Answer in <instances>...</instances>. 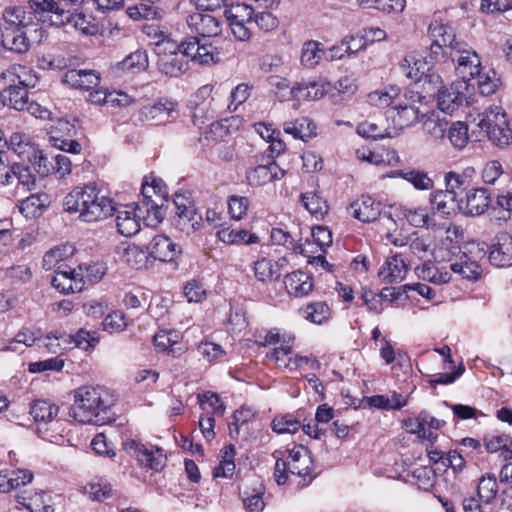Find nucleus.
Returning a JSON list of instances; mask_svg holds the SVG:
<instances>
[{
	"instance_id": "1",
	"label": "nucleus",
	"mask_w": 512,
	"mask_h": 512,
	"mask_svg": "<svg viewBox=\"0 0 512 512\" xmlns=\"http://www.w3.org/2000/svg\"><path fill=\"white\" fill-rule=\"evenodd\" d=\"M66 212L79 213V219L87 222H98L114 214L116 204L95 182L75 187L63 201Z\"/></svg>"
},
{
	"instance_id": "2",
	"label": "nucleus",
	"mask_w": 512,
	"mask_h": 512,
	"mask_svg": "<svg viewBox=\"0 0 512 512\" xmlns=\"http://www.w3.org/2000/svg\"><path fill=\"white\" fill-rule=\"evenodd\" d=\"M115 400L101 387L82 386L75 390L74 404L68 414L83 424L105 425L115 421Z\"/></svg>"
},
{
	"instance_id": "3",
	"label": "nucleus",
	"mask_w": 512,
	"mask_h": 512,
	"mask_svg": "<svg viewBox=\"0 0 512 512\" xmlns=\"http://www.w3.org/2000/svg\"><path fill=\"white\" fill-rule=\"evenodd\" d=\"M26 67L11 65L0 73V79L7 85L0 91L3 106L24 111L29 100V83L25 79Z\"/></svg>"
},
{
	"instance_id": "4",
	"label": "nucleus",
	"mask_w": 512,
	"mask_h": 512,
	"mask_svg": "<svg viewBox=\"0 0 512 512\" xmlns=\"http://www.w3.org/2000/svg\"><path fill=\"white\" fill-rule=\"evenodd\" d=\"M428 34L432 39L429 47V64L440 61L442 58H452L455 52H463L465 42L457 38L455 29L451 25L443 24L437 20L430 23Z\"/></svg>"
},
{
	"instance_id": "5",
	"label": "nucleus",
	"mask_w": 512,
	"mask_h": 512,
	"mask_svg": "<svg viewBox=\"0 0 512 512\" xmlns=\"http://www.w3.org/2000/svg\"><path fill=\"white\" fill-rule=\"evenodd\" d=\"M63 253L60 248H54L46 252L43 257V265L50 269L57 264L51 285L62 294L81 292L84 289L82 279L77 275V269L63 262Z\"/></svg>"
},
{
	"instance_id": "6",
	"label": "nucleus",
	"mask_w": 512,
	"mask_h": 512,
	"mask_svg": "<svg viewBox=\"0 0 512 512\" xmlns=\"http://www.w3.org/2000/svg\"><path fill=\"white\" fill-rule=\"evenodd\" d=\"M479 127L496 146L504 148L512 144V123L502 107L487 108L480 119Z\"/></svg>"
},
{
	"instance_id": "7",
	"label": "nucleus",
	"mask_w": 512,
	"mask_h": 512,
	"mask_svg": "<svg viewBox=\"0 0 512 512\" xmlns=\"http://www.w3.org/2000/svg\"><path fill=\"white\" fill-rule=\"evenodd\" d=\"M161 188L156 182L152 185L142 186V202L136 204L141 219L149 227L158 226L165 217L164 202H167L165 195H160Z\"/></svg>"
},
{
	"instance_id": "8",
	"label": "nucleus",
	"mask_w": 512,
	"mask_h": 512,
	"mask_svg": "<svg viewBox=\"0 0 512 512\" xmlns=\"http://www.w3.org/2000/svg\"><path fill=\"white\" fill-rule=\"evenodd\" d=\"M28 15L35 19L38 25L48 23L50 26H61L70 21V10L54 0H29Z\"/></svg>"
},
{
	"instance_id": "9",
	"label": "nucleus",
	"mask_w": 512,
	"mask_h": 512,
	"mask_svg": "<svg viewBox=\"0 0 512 512\" xmlns=\"http://www.w3.org/2000/svg\"><path fill=\"white\" fill-rule=\"evenodd\" d=\"M254 9L248 5H236L224 10V17L236 40L249 41L252 36Z\"/></svg>"
},
{
	"instance_id": "10",
	"label": "nucleus",
	"mask_w": 512,
	"mask_h": 512,
	"mask_svg": "<svg viewBox=\"0 0 512 512\" xmlns=\"http://www.w3.org/2000/svg\"><path fill=\"white\" fill-rule=\"evenodd\" d=\"M288 470L291 474L302 479V486H307L316 477L311 452L303 445H296L286 458Z\"/></svg>"
},
{
	"instance_id": "11",
	"label": "nucleus",
	"mask_w": 512,
	"mask_h": 512,
	"mask_svg": "<svg viewBox=\"0 0 512 512\" xmlns=\"http://www.w3.org/2000/svg\"><path fill=\"white\" fill-rule=\"evenodd\" d=\"M123 449L132 457H135L138 463L154 471H160L166 464L167 458L161 448L155 450L147 448L144 444L134 439H127L123 442Z\"/></svg>"
},
{
	"instance_id": "12",
	"label": "nucleus",
	"mask_w": 512,
	"mask_h": 512,
	"mask_svg": "<svg viewBox=\"0 0 512 512\" xmlns=\"http://www.w3.org/2000/svg\"><path fill=\"white\" fill-rule=\"evenodd\" d=\"M3 28L9 30H18L26 28L31 33L38 34L34 39L39 42L42 41L45 30L41 25L34 23L32 17L28 15V12L20 6L6 7L3 11Z\"/></svg>"
},
{
	"instance_id": "13",
	"label": "nucleus",
	"mask_w": 512,
	"mask_h": 512,
	"mask_svg": "<svg viewBox=\"0 0 512 512\" xmlns=\"http://www.w3.org/2000/svg\"><path fill=\"white\" fill-rule=\"evenodd\" d=\"M470 84L465 81H455L449 87L443 86L437 95L438 108L446 114H453L468 99L463 93Z\"/></svg>"
},
{
	"instance_id": "14",
	"label": "nucleus",
	"mask_w": 512,
	"mask_h": 512,
	"mask_svg": "<svg viewBox=\"0 0 512 512\" xmlns=\"http://www.w3.org/2000/svg\"><path fill=\"white\" fill-rule=\"evenodd\" d=\"M284 175L285 171L280 168L275 160H267L265 163L261 162L255 167L247 169L245 178L250 186L260 187L279 180Z\"/></svg>"
},
{
	"instance_id": "15",
	"label": "nucleus",
	"mask_w": 512,
	"mask_h": 512,
	"mask_svg": "<svg viewBox=\"0 0 512 512\" xmlns=\"http://www.w3.org/2000/svg\"><path fill=\"white\" fill-rule=\"evenodd\" d=\"M461 212L467 216H480L484 214L491 204V193L485 187H473L469 189L464 198L460 199Z\"/></svg>"
},
{
	"instance_id": "16",
	"label": "nucleus",
	"mask_w": 512,
	"mask_h": 512,
	"mask_svg": "<svg viewBox=\"0 0 512 512\" xmlns=\"http://www.w3.org/2000/svg\"><path fill=\"white\" fill-rule=\"evenodd\" d=\"M147 253L154 260L174 262L182 254V248L170 237L164 234H158L149 242Z\"/></svg>"
},
{
	"instance_id": "17",
	"label": "nucleus",
	"mask_w": 512,
	"mask_h": 512,
	"mask_svg": "<svg viewBox=\"0 0 512 512\" xmlns=\"http://www.w3.org/2000/svg\"><path fill=\"white\" fill-rule=\"evenodd\" d=\"M187 22L199 36L209 39L219 36L222 33V27L225 23L221 16L202 13L200 11L189 15Z\"/></svg>"
},
{
	"instance_id": "18",
	"label": "nucleus",
	"mask_w": 512,
	"mask_h": 512,
	"mask_svg": "<svg viewBox=\"0 0 512 512\" xmlns=\"http://www.w3.org/2000/svg\"><path fill=\"white\" fill-rule=\"evenodd\" d=\"M453 63H456V71L462 77L461 81L469 83L470 80L475 79L476 75L483 70L480 58L475 51H472L468 44L465 42V49L463 52H455L451 58Z\"/></svg>"
},
{
	"instance_id": "19",
	"label": "nucleus",
	"mask_w": 512,
	"mask_h": 512,
	"mask_svg": "<svg viewBox=\"0 0 512 512\" xmlns=\"http://www.w3.org/2000/svg\"><path fill=\"white\" fill-rule=\"evenodd\" d=\"M488 259L491 265L503 268L512 266V236L507 232L496 235L489 246Z\"/></svg>"
},
{
	"instance_id": "20",
	"label": "nucleus",
	"mask_w": 512,
	"mask_h": 512,
	"mask_svg": "<svg viewBox=\"0 0 512 512\" xmlns=\"http://www.w3.org/2000/svg\"><path fill=\"white\" fill-rule=\"evenodd\" d=\"M330 86V83L321 79H302L290 87V95L292 99L297 101H315L321 99L329 91Z\"/></svg>"
},
{
	"instance_id": "21",
	"label": "nucleus",
	"mask_w": 512,
	"mask_h": 512,
	"mask_svg": "<svg viewBox=\"0 0 512 512\" xmlns=\"http://www.w3.org/2000/svg\"><path fill=\"white\" fill-rule=\"evenodd\" d=\"M38 34L31 33L26 28L18 30H1V44L4 49L23 54L26 53L30 48V42L35 41V37ZM36 42H39L36 40Z\"/></svg>"
},
{
	"instance_id": "22",
	"label": "nucleus",
	"mask_w": 512,
	"mask_h": 512,
	"mask_svg": "<svg viewBox=\"0 0 512 512\" xmlns=\"http://www.w3.org/2000/svg\"><path fill=\"white\" fill-rule=\"evenodd\" d=\"M176 107V102L167 98H160L154 104L146 105L140 109L139 120H158L159 123L169 121L170 118H175L173 113H177Z\"/></svg>"
},
{
	"instance_id": "23",
	"label": "nucleus",
	"mask_w": 512,
	"mask_h": 512,
	"mask_svg": "<svg viewBox=\"0 0 512 512\" xmlns=\"http://www.w3.org/2000/svg\"><path fill=\"white\" fill-rule=\"evenodd\" d=\"M408 269L402 255L396 253L385 260L378 276L386 284L398 283L405 279Z\"/></svg>"
},
{
	"instance_id": "24",
	"label": "nucleus",
	"mask_w": 512,
	"mask_h": 512,
	"mask_svg": "<svg viewBox=\"0 0 512 512\" xmlns=\"http://www.w3.org/2000/svg\"><path fill=\"white\" fill-rule=\"evenodd\" d=\"M64 84L74 89L90 90L100 83V74L92 69H70L63 75Z\"/></svg>"
},
{
	"instance_id": "25",
	"label": "nucleus",
	"mask_w": 512,
	"mask_h": 512,
	"mask_svg": "<svg viewBox=\"0 0 512 512\" xmlns=\"http://www.w3.org/2000/svg\"><path fill=\"white\" fill-rule=\"evenodd\" d=\"M116 211V226L121 235L131 237L139 232L141 217L136 205H125L122 210Z\"/></svg>"
},
{
	"instance_id": "26",
	"label": "nucleus",
	"mask_w": 512,
	"mask_h": 512,
	"mask_svg": "<svg viewBox=\"0 0 512 512\" xmlns=\"http://www.w3.org/2000/svg\"><path fill=\"white\" fill-rule=\"evenodd\" d=\"M284 284L287 292L295 297L307 296L314 286L312 275L301 270L285 275Z\"/></svg>"
},
{
	"instance_id": "27",
	"label": "nucleus",
	"mask_w": 512,
	"mask_h": 512,
	"mask_svg": "<svg viewBox=\"0 0 512 512\" xmlns=\"http://www.w3.org/2000/svg\"><path fill=\"white\" fill-rule=\"evenodd\" d=\"M429 200L432 209L445 216L455 214L463 207V204H460V199L447 189L432 192Z\"/></svg>"
},
{
	"instance_id": "28",
	"label": "nucleus",
	"mask_w": 512,
	"mask_h": 512,
	"mask_svg": "<svg viewBox=\"0 0 512 512\" xmlns=\"http://www.w3.org/2000/svg\"><path fill=\"white\" fill-rule=\"evenodd\" d=\"M353 215L363 223L374 222L381 214V203L369 195H362L361 198L351 204Z\"/></svg>"
},
{
	"instance_id": "29",
	"label": "nucleus",
	"mask_w": 512,
	"mask_h": 512,
	"mask_svg": "<svg viewBox=\"0 0 512 512\" xmlns=\"http://www.w3.org/2000/svg\"><path fill=\"white\" fill-rule=\"evenodd\" d=\"M181 335L174 329L159 330L153 337V344L160 352H165L167 355L174 358L179 357L183 353L181 347H176L179 344Z\"/></svg>"
},
{
	"instance_id": "30",
	"label": "nucleus",
	"mask_w": 512,
	"mask_h": 512,
	"mask_svg": "<svg viewBox=\"0 0 512 512\" xmlns=\"http://www.w3.org/2000/svg\"><path fill=\"white\" fill-rule=\"evenodd\" d=\"M47 338H54L57 341H62L64 344L74 343L76 347L85 351L93 348L98 343V338L92 336L90 332L80 329L74 335L67 334L62 330H54L47 334Z\"/></svg>"
},
{
	"instance_id": "31",
	"label": "nucleus",
	"mask_w": 512,
	"mask_h": 512,
	"mask_svg": "<svg viewBox=\"0 0 512 512\" xmlns=\"http://www.w3.org/2000/svg\"><path fill=\"white\" fill-rule=\"evenodd\" d=\"M219 241L227 245H251L260 242L257 234L249 232L246 229H234L225 227L216 232Z\"/></svg>"
},
{
	"instance_id": "32",
	"label": "nucleus",
	"mask_w": 512,
	"mask_h": 512,
	"mask_svg": "<svg viewBox=\"0 0 512 512\" xmlns=\"http://www.w3.org/2000/svg\"><path fill=\"white\" fill-rule=\"evenodd\" d=\"M475 173L474 168L468 167L462 173L450 171L445 175L446 189L457 198L472 187V176Z\"/></svg>"
},
{
	"instance_id": "33",
	"label": "nucleus",
	"mask_w": 512,
	"mask_h": 512,
	"mask_svg": "<svg viewBox=\"0 0 512 512\" xmlns=\"http://www.w3.org/2000/svg\"><path fill=\"white\" fill-rule=\"evenodd\" d=\"M300 202L316 220H323L329 212L327 200L323 198L318 191L301 193Z\"/></svg>"
},
{
	"instance_id": "34",
	"label": "nucleus",
	"mask_w": 512,
	"mask_h": 512,
	"mask_svg": "<svg viewBox=\"0 0 512 512\" xmlns=\"http://www.w3.org/2000/svg\"><path fill=\"white\" fill-rule=\"evenodd\" d=\"M316 128V124L308 117H300L293 121H286L283 124L285 133L304 142L316 136Z\"/></svg>"
},
{
	"instance_id": "35",
	"label": "nucleus",
	"mask_w": 512,
	"mask_h": 512,
	"mask_svg": "<svg viewBox=\"0 0 512 512\" xmlns=\"http://www.w3.org/2000/svg\"><path fill=\"white\" fill-rule=\"evenodd\" d=\"M365 49V40L358 36L350 35L344 37L340 44L329 49V59H342L345 55L355 56L359 51Z\"/></svg>"
},
{
	"instance_id": "36",
	"label": "nucleus",
	"mask_w": 512,
	"mask_h": 512,
	"mask_svg": "<svg viewBox=\"0 0 512 512\" xmlns=\"http://www.w3.org/2000/svg\"><path fill=\"white\" fill-rule=\"evenodd\" d=\"M484 448L488 453L499 452L504 460L512 459V438L508 434L485 436Z\"/></svg>"
},
{
	"instance_id": "37",
	"label": "nucleus",
	"mask_w": 512,
	"mask_h": 512,
	"mask_svg": "<svg viewBox=\"0 0 512 512\" xmlns=\"http://www.w3.org/2000/svg\"><path fill=\"white\" fill-rule=\"evenodd\" d=\"M283 265L279 262H272L267 258H261L254 263V274L258 281L274 282L281 277V269Z\"/></svg>"
},
{
	"instance_id": "38",
	"label": "nucleus",
	"mask_w": 512,
	"mask_h": 512,
	"mask_svg": "<svg viewBox=\"0 0 512 512\" xmlns=\"http://www.w3.org/2000/svg\"><path fill=\"white\" fill-rule=\"evenodd\" d=\"M60 408L47 401V400H35L30 404V414L36 422H43L48 424L55 420L59 413Z\"/></svg>"
},
{
	"instance_id": "39",
	"label": "nucleus",
	"mask_w": 512,
	"mask_h": 512,
	"mask_svg": "<svg viewBox=\"0 0 512 512\" xmlns=\"http://www.w3.org/2000/svg\"><path fill=\"white\" fill-rule=\"evenodd\" d=\"M157 65L162 74L171 77H178L188 69V62L179 57V54L161 56Z\"/></svg>"
},
{
	"instance_id": "40",
	"label": "nucleus",
	"mask_w": 512,
	"mask_h": 512,
	"mask_svg": "<svg viewBox=\"0 0 512 512\" xmlns=\"http://www.w3.org/2000/svg\"><path fill=\"white\" fill-rule=\"evenodd\" d=\"M325 55L323 44L315 41L308 40L303 43L301 50V64L307 68H314L317 66Z\"/></svg>"
},
{
	"instance_id": "41",
	"label": "nucleus",
	"mask_w": 512,
	"mask_h": 512,
	"mask_svg": "<svg viewBox=\"0 0 512 512\" xmlns=\"http://www.w3.org/2000/svg\"><path fill=\"white\" fill-rule=\"evenodd\" d=\"M148 55L144 50H137L117 64V68L126 73H139L148 68Z\"/></svg>"
},
{
	"instance_id": "42",
	"label": "nucleus",
	"mask_w": 512,
	"mask_h": 512,
	"mask_svg": "<svg viewBox=\"0 0 512 512\" xmlns=\"http://www.w3.org/2000/svg\"><path fill=\"white\" fill-rule=\"evenodd\" d=\"M48 199L49 197L46 193L31 194L21 201L19 209L26 217H35L41 214L42 210L47 207Z\"/></svg>"
},
{
	"instance_id": "43",
	"label": "nucleus",
	"mask_w": 512,
	"mask_h": 512,
	"mask_svg": "<svg viewBox=\"0 0 512 512\" xmlns=\"http://www.w3.org/2000/svg\"><path fill=\"white\" fill-rule=\"evenodd\" d=\"M171 223L178 231L190 235L200 229L202 225V215L199 213L174 215Z\"/></svg>"
},
{
	"instance_id": "44",
	"label": "nucleus",
	"mask_w": 512,
	"mask_h": 512,
	"mask_svg": "<svg viewBox=\"0 0 512 512\" xmlns=\"http://www.w3.org/2000/svg\"><path fill=\"white\" fill-rule=\"evenodd\" d=\"M395 174L407 182L411 183L417 190H430L433 188L434 182L428 174L421 170H397Z\"/></svg>"
},
{
	"instance_id": "45",
	"label": "nucleus",
	"mask_w": 512,
	"mask_h": 512,
	"mask_svg": "<svg viewBox=\"0 0 512 512\" xmlns=\"http://www.w3.org/2000/svg\"><path fill=\"white\" fill-rule=\"evenodd\" d=\"M450 268L454 273H458L468 280H477L481 275L480 265L476 261H472L466 253L460 257L459 262L452 263Z\"/></svg>"
},
{
	"instance_id": "46",
	"label": "nucleus",
	"mask_w": 512,
	"mask_h": 512,
	"mask_svg": "<svg viewBox=\"0 0 512 512\" xmlns=\"http://www.w3.org/2000/svg\"><path fill=\"white\" fill-rule=\"evenodd\" d=\"M85 493L94 501H104L114 496L112 485L105 479L99 478L84 487Z\"/></svg>"
},
{
	"instance_id": "47",
	"label": "nucleus",
	"mask_w": 512,
	"mask_h": 512,
	"mask_svg": "<svg viewBox=\"0 0 512 512\" xmlns=\"http://www.w3.org/2000/svg\"><path fill=\"white\" fill-rule=\"evenodd\" d=\"M263 495L264 488L262 485L259 488L244 490L241 493V497L245 510L247 512H261L265 506Z\"/></svg>"
},
{
	"instance_id": "48",
	"label": "nucleus",
	"mask_w": 512,
	"mask_h": 512,
	"mask_svg": "<svg viewBox=\"0 0 512 512\" xmlns=\"http://www.w3.org/2000/svg\"><path fill=\"white\" fill-rule=\"evenodd\" d=\"M476 84L480 94L483 96H490L496 92L500 85V79L497 77V73L493 69H489L486 72H479L476 75Z\"/></svg>"
},
{
	"instance_id": "49",
	"label": "nucleus",
	"mask_w": 512,
	"mask_h": 512,
	"mask_svg": "<svg viewBox=\"0 0 512 512\" xmlns=\"http://www.w3.org/2000/svg\"><path fill=\"white\" fill-rule=\"evenodd\" d=\"M272 430L278 434L296 433L301 428V421L292 414L276 416L271 423Z\"/></svg>"
},
{
	"instance_id": "50",
	"label": "nucleus",
	"mask_w": 512,
	"mask_h": 512,
	"mask_svg": "<svg viewBox=\"0 0 512 512\" xmlns=\"http://www.w3.org/2000/svg\"><path fill=\"white\" fill-rule=\"evenodd\" d=\"M77 275L82 279L84 286L88 284H95L99 282L104 274L105 268L99 263L80 264L78 265Z\"/></svg>"
},
{
	"instance_id": "51",
	"label": "nucleus",
	"mask_w": 512,
	"mask_h": 512,
	"mask_svg": "<svg viewBox=\"0 0 512 512\" xmlns=\"http://www.w3.org/2000/svg\"><path fill=\"white\" fill-rule=\"evenodd\" d=\"M222 60L220 51L213 46L209 38L200 39L197 63L202 65L217 64Z\"/></svg>"
},
{
	"instance_id": "52",
	"label": "nucleus",
	"mask_w": 512,
	"mask_h": 512,
	"mask_svg": "<svg viewBox=\"0 0 512 512\" xmlns=\"http://www.w3.org/2000/svg\"><path fill=\"white\" fill-rule=\"evenodd\" d=\"M16 174L14 163L10 164L6 152H0V194H4V189L16 183Z\"/></svg>"
},
{
	"instance_id": "53",
	"label": "nucleus",
	"mask_w": 512,
	"mask_h": 512,
	"mask_svg": "<svg viewBox=\"0 0 512 512\" xmlns=\"http://www.w3.org/2000/svg\"><path fill=\"white\" fill-rule=\"evenodd\" d=\"M498 492L496 477L492 474L482 476L477 486V495L485 503H490L495 499Z\"/></svg>"
},
{
	"instance_id": "54",
	"label": "nucleus",
	"mask_w": 512,
	"mask_h": 512,
	"mask_svg": "<svg viewBox=\"0 0 512 512\" xmlns=\"http://www.w3.org/2000/svg\"><path fill=\"white\" fill-rule=\"evenodd\" d=\"M77 129L73 123L64 118H58L50 127V141H59L67 137H75Z\"/></svg>"
},
{
	"instance_id": "55",
	"label": "nucleus",
	"mask_w": 512,
	"mask_h": 512,
	"mask_svg": "<svg viewBox=\"0 0 512 512\" xmlns=\"http://www.w3.org/2000/svg\"><path fill=\"white\" fill-rule=\"evenodd\" d=\"M415 485L423 491H429L435 485L436 474L431 467L421 466L412 472Z\"/></svg>"
},
{
	"instance_id": "56",
	"label": "nucleus",
	"mask_w": 512,
	"mask_h": 512,
	"mask_svg": "<svg viewBox=\"0 0 512 512\" xmlns=\"http://www.w3.org/2000/svg\"><path fill=\"white\" fill-rule=\"evenodd\" d=\"M147 252L140 246L132 244L123 248L122 259L134 269L145 265Z\"/></svg>"
},
{
	"instance_id": "57",
	"label": "nucleus",
	"mask_w": 512,
	"mask_h": 512,
	"mask_svg": "<svg viewBox=\"0 0 512 512\" xmlns=\"http://www.w3.org/2000/svg\"><path fill=\"white\" fill-rule=\"evenodd\" d=\"M255 415V412L249 407L242 406L237 409L233 414V421L228 425L230 436L236 438L239 435L240 427L251 422Z\"/></svg>"
},
{
	"instance_id": "58",
	"label": "nucleus",
	"mask_w": 512,
	"mask_h": 512,
	"mask_svg": "<svg viewBox=\"0 0 512 512\" xmlns=\"http://www.w3.org/2000/svg\"><path fill=\"white\" fill-rule=\"evenodd\" d=\"M197 400L202 410H206V406H208L211 409L212 414L220 416L224 415L226 406L218 394L207 391L202 394H198Z\"/></svg>"
},
{
	"instance_id": "59",
	"label": "nucleus",
	"mask_w": 512,
	"mask_h": 512,
	"mask_svg": "<svg viewBox=\"0 0 512 512\" xmlns=\"http://www.w3.org/2000/svg\"><path fill=\"white\" fill-rule=\"evenodd\" d=\"M416 274L422 280L435 284L446 283L449 279L447 273H439L437 267L431 262H425L421 266H417Z\"/></svg>"
},
{
	"instance_id": "60",
	"label": "nucleus",
	"mask_w": 512,
	"mask_h": 512,
	"mask_svg": "<svg viewBox=\"0 0 512 512\" xmlns=\"http://www.w3.org/2000/svg\"><path fill=\"white\" fill-rule=\"evenodd\" d=\"M447 138L457 149H462L468 142V127L462 122L453 123L447 131Z\"/></svg>"
},
{
	"instance_id": "61",
	"label": "nucleus",
	"mask_w": 512,
	"mask_h": 512,
	"mask_svg": "<svg viewBox=\"0 0 512 512\" xmlns=\"http://www.w3.org/2000/svg\"><path fill=\"white\" fill-rule=\"evenodd\" d=\"M305 318L313 323L322 324L330 317V308L325 302H314L305 307Z\"/></svg>"
},
{
	"instance_id": "62",
	"label": "nucleus",
	"mask_w": 512,
	"mask_h": 512,
	"mask_svg": "<svg viewBox=\"0 0 512 512\" xmlns=\"http://www.w3.org/2000/svg\"><path fill=\"white\" fill-rule=\"evenodd\" d=\"M394 109L397 110L399 124L401 126H411L412 124L418 122L422 116L419 108L414 104H397Z\"/></svg>"
},
{
	"instance_id": "63",
	"label": "nucleus",
	"mask_w": 512,
	"mask_h": 512,
	"mask_svg": "<svg viewBox=\"0 0 512 512\" xmlns=\"http://www.w3.org/2000/svg\"><path fill=\"white\" fill-rule=\"evenodd\" d=\"M14 169L17 176V186H22V188L26 191H32L36 188V177L34 174H32L29 166L20 163H14Z\"/></svg>"
},
{
	"instance_id": "64",
	"label": "nucleus",
	"mask_w": 512,
	"mask_h": 512,
	"mask_svg": "<svg viewBox=\"0 0 512 512\" xmlns=\"http://www.w3.org/2000/svg\"><path fill=\"white\" fill-rule=\"evenodd\" d=\"M250 201L245 196L232 195L228 199V212L232 219L241 220L248 211Z\"/></svg>"
}]
</instances>
